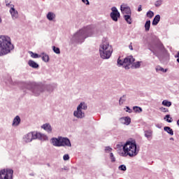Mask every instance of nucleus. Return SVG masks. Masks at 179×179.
<instances>
[{
    "instance_id": "nucleus-32",
    "label": "nucleus",
    "mask_w": 179,
    "mask_h": 179,
    "mask_svg": "<svg viewBox=\"0 0 179 179\" xmlns=\"http://www.w3.org/2000/svg\"><path fill=\"white\" fill-rule=\"evenodd\" d=\"M145 136L148 139L152 138V131H146L145 132Z\"/></svg>"
},
{
    "instance_id": "nucleus-37",
    "label": "nucleus",
    "mask_w": 179,
    "mask_h": 179,
    "mask_svg": "<svg viewBox=\"0 0 179 179\" xmlns=\"http://www.w3.org/2000/svg\"><path fill=\"white\" fill-rule=\"evenodd\" d=\"M160 111H162V113H169V108H164V107H161L159 108Z\"/></svg>"
},
{
    "instance_id": "nucleus-22",
    "label": "nucleus",
    "mask_w": 179,
    "mask_h": 179,
    "mask_svg": "<svg viewBox=\"0 0 179 179\" xmlns=\"http://www.w3.org/2000/svg\"><path fill=\"white\" fill-rule=\"evenodd\" d=\"M160 22V15H157L152 21V25L153 26H157L158 23Z\"/></svg>"
},
{
    "instance_id": "nucleus-13",
    "label": "nucleus",
    "mask_w": 179,
    "mask_h": 179,
    "mask_svg": "<svg viewBox=\"0 0 179 179\" xmlns=\"http://www.w3.org/2000/svg\"><path fill=\"white\" fill-rule=\"evenodd\" d=\"M41 128L42 129H44V131H46L48 134H51L52 132V127H51V124L50 123H45L43 124Z\"/></svg>"
},
{
    "instance_id": "nucleus-33",
    "label": "nucleus",
    "mask_w": 179,
    "mask_h": 179,
    "mask_svg": "<svg viewBox=\"0 0 179 179\" xmlns=\"http://www.w3.org/2000/svg\"><path fill=\"white\" fill-rule=\"evenodd\" d=\"M155 16V13L152 10H149L147 13V17H149L150 19H152Z\"/></svg>"
},
{
    "instance_id": "nucleus-53",
    "label": "nucleus",
    "mask_w": 179,
    "mask_h": 179,
    "mask_svg": "<svg viewBox=\"0 0 179 179\" xmlns=\"http://www.w3.org/2000/svg\"><path fill=\"white\" fill-rule=\"evenodd\" d=\"M9 5H10L9 3H6V6H9Z\"/></svg>"
},
{
    "instance_id": "nucleus-42",
    "label": "nucleus",
    "mask_w": 179,
    "mask_h": 179,
    "mask_svg": "<svg viewBox=\"0 0 179 179\" xmlns=\"http://www.w3.org/2000/svg\"><path fill=\"white\" fill-rule=\"evenodd\" d=\"M162 2H163V1H162V0H158V1H157L156 3H155V6H157V7L160 6V5H162Z\"/></svg>"
},
{
    "instance_id": "nucleus-12",
    "label": "nucleus",
    "mask_w": 179,
    "mask_h": 179,
    "mask_svg": "<svg viewBox=\"0 0 179 179\" xmlns=\"http://www.w3.org/2000/svg\"><path fill=\"white\" fill-rule=\"evenodd\" d=\"M120 10L123 15H131V8L125 4H122Z\"/></svg>"
},
{
    "instance_id": "nucleus-4",
    "label": "nucleus",
    "mask_w": 179,
    "mask_h": 179,
    "mask_svg": "<svg viewBox=\"0 0 179 179\" xmlns=\"http://www.w3.org/2000/svg\"><path fill=\"white\" fill-rule=\"evenodd\" d=\"M51 145L55 148H72V143L68 137L59 136L57 137H52L50 141Z\"/></svg>"
},
{
    "instance_id": "nucleus-23",
    "label": "nucleus",
    "mask_w": 179,
    "mask_h": 179,
    "mask_svg": "<svg viewBox=\"0 0 179 179\" xmlns=\"http://www.w3.org/2000/svg\"><path fill=\"white\" fill-rule=\"evenodd\" d=\"M29 54L31 55V58H41V55H39L38 53L29 51Z\"/></svg>"
},
{
    "instance_id": "nucleus-36",
    "label": "nucleus",
    "mask_w": 179,
    "mask_h": 179,
    "mask_svg": "<svg viewBox=\"0 0 179 179\" xmlns=\"http://www.w3.org/2000/svg\"><path fill=\"white\" fill-rule=\"evenodd\" d=\"M140 66H141V62H139L132 64V66H131L132 68H136V69L139 68Z\"/></svg>"
},
{
    "instance_id": "nucleus-43",
    "label": "nucleus",
    "mask_w": 179,
    "mask_h": 179,
    "mask_svg": "<svg viewBox=\"0 0 179 179\" xmlns=\"http://www.w3.org/2000/svg\"><path fill=\"white\" fill-rule=\"evenodd\" d=\"M112 150H113V148H111L109 146L105 148V152H106V153H108V152H111Z\"/></svg>"
},
{
    "instance_id": "nucleus-18",
    "label": "nucleus",
    "mask_w": 179,
    "mask_h": 179,
    "mask_svg": "<svg viewBox=\"0 0 179 179\" xmlns=\"http://www.w3.org/2000/svg\"><path fill=\"white\" fill-rule=\"evenodd\" d=\"M41 59L43 62H50V55H48L45 52H42L41 53Z\"/></svg>"
},
{
    "instance_id": "nucleus-7",
    "label": "nucleus",
    "mask_w": 179,
    "mask_h": 179,
    "mask_svg": "<svg viewBox=\"0 0 179 179\" xmlns=\"http://www.w3.org/2000/svg\"><path fill=\"white\" fill-rule=\"evenodd\" d=\"M13 173L12 169H3L0 170V179H13Z\"/></svg>"
},
{
    "instance_id": "nucleus-11",
    "label": "nucleus",
    "mask_w": 179,
    "mask_h": 179,
    "mask_svg": "<svg viewBox=\"0 0 179 179\" xmlns=\"http://www.w3.org/2000/svg\"><path fill=\"white\" fill-rule=\"evenodd\" d=\"M73 116L76 117V118L82 120L83 118H85V112L83 110L76 109V110L73 111Z\"/></svg>"
},
{
    "instance_id": "nucleus-16",
    "label": "nucleus",
    "mask_w": 179,
    "mask_h": 179,
    "mask_svg": "<svg viewBox=\"0 0 179 179\" xmlns=\"http://www.w3.org/2000/svg\"><path fill=\"white\" fill-rule=\"evenodd\" d=\"M20 122H22V119H20V116L16 115L13 120L12 126L19 127V125H20Z\"/></svg>"
},
{
    "instance_id": "nucleus-52",
    "label": "nucleus",
    "mask_w": 179,
    "mask_h": 179,
    "mask_svg": "<svg viewBox=\"0 0 179 179\" xmlns=\"http://www.w3.org/2000/svg\"><path fill=\"white\" fill-rule=\"evenodd\" d=\"M177 124L179 126V120L177 121Z\"/></svg>"
},
{
    "instance_id": "nucleus-44",
    "label": "nucleus",
    "mask_w": 179,
    "mask_h": 179,
    "mask_svg": "<svg viewBox=\"0 0 179 179\" xmlns=\"http://www.w3.org/2000/svg\"><path fill=\"white\" fill-rule=\"evenodd\" d=\"M117 64L118 65H122V66H124V61H122V60H121V59H120V58L117 59Z\"/></svg>"
},
{
    "instance_id": "nucleus-41",
    "label": "nucleus",
    "mask_w": 179,
    "mask_h": 179,
    "mask_svg": "<svg viewBox=\"0 0 179 179\" xmlns=\"http://www.w3.org/2000/svg\"><path fill=\"white\" fill-rule=\"evenodd\" d=\"M110 156L111 162L114 163V162H115V157H114V155L113 154V152H110Z\"/></svg>"
},
{
    "instance_id": "nucleus-25",
    "label": "nucleus",
    "mask_w": 179,
    "mask_h": 179,
    "mask_svg": "<svg viewBox=\"0 0 179 179\" xmlns=\"http://www.w3.org/2000/svg\"><path fill=\"white\" fill-rule=\"evenodd\" d=\"M164 129V131H166V132H168L169 135H174V131H173V129L170 128L169 127H165Z\"/></svg>"
},
{
    "instance_id": "nucleus-17",
    "label": "nucleus",
    "mask_w": 179,
    "mask_h": 179,
    "mask_svg": "<svg viewBox=\"0 0 179 179\" xmlns=\"http://www.w3.org/2000/svg\"><path fill=\"white\" fill-rule=\"evenodd\" d=\"M77 110H79L80 111L87 110V104H86L85 101L80 102L77 106Z\"/></svg>"
},
{
    "instance_id": "nucleus-40",
    "label": "nucleus",
    "mask_w": 179,
    "mask_h": 179,
    "mask_svg": "<svg viewBox=\"0 0 179 179\" xmlns=\"http://www.w3.org/2000/svg\"><path fill=\"white\" fill-rule=\"evenodd\" d=\"M64 170L65 171H69V168H68V166H64L63 168H62V169H60V171L61 172H62V171H64Z\"/></svg>"
},
{
    "instance_id": "nucleus-2",
    "label": "nucleus",
    "mask_w": 179,
    "mask_h": 179,
    "mask_svg": "<svg viewBox=\"0 0 179 179\" xmlns=\"http://www.w3.org/2000/svg\"><path fill=\"white\" fill-rule=\"evenodd\" d=\"M15 50V45L12 44V39L6 35L0 36V57L8 55L10 51Z\"/></svg>"
},
{
    "instance_id": "nucleus-20",
    "label": "nucleus",
    "mask_w": 179,
    "mask_h": 179,
    "mask_svg": "<svg viewBox=\"0 0 179 179\" xmlns=\"http://www.w3.org/2000/svg\"><path fill=\"white\" fill-rule=\"evenodd\" d=\"M120 121L124 125H129V124H131V117H121Z\"/></svg>"
},
{
    "instance_id": "nucleus-21",
    "label": "nucleus",
    "mask_w": 179,
    "mask_h": 179,
    "mask_svg": "<svg viewBox=\"0 0 179 179\" xmlns=\"http://www.w3.org/2000/svg\"><path fill=\"white\" fill-rule=\"evenodd\" d=\"M10 13L12 17H15V19H17L18 13L17 10H16V8H15V6L10 8Z\"/></svg>"
},
{
    "instance_id": "nucleus-50",
    "label": "nucleus",
    "mask_w": 179,
    "mask_h": 179,
    "mask_svg": "<svg viewBox=\"0 0 179 179\" xmlns=\"http://www.w3.org/2000/svg\"><path fill=\"white\" fill-rule=\"evenodd\" d=\"M0 23H2V18L0 17Z\"/></svg>"
},
{
    "instance_id": "nucleus-31",
    "label": "nucleus",
    "mask_w": 179,
    "mask_h": 179,
    "mask_svg": "<svg viewBox=\"0 0 179 179\" xmlns=\"http://www.w3.org/2000/svg\"><path fill=\"white\" fill-rule=\"evenodd\" d=\"M133 110H134V113H142V111H143L142 108L138 107V106L133 107Z\"/></svg>"
},
{
    "instance_id": "nucleus-8",
    "label": "nucleus",
    "mask_w": 179,
    "mask_h": 179,
    "mask_svg": "<svg viewBox=\"0 0 179 179\" xmlns=\"http://www.w3.org/2000/svg\"><path fill=\"white\" fill-rule=\"evenodd\" d=\"M32 134L33 141L38 139L39 141H48V136L41 132L38 131H31Z\"/></svg>"
},
{
    "instance_id": "nucleus-10",
    "label": "nucleus",
    "mask_w": 179,
    "mask_h": 179,
    "mask_svg": "<svg viewBox=\"0 0 179 179\" xmlns=\"http://www.w3.org/2000/svg\"><path fill=\"white\" fill-rule=\"evenodd\" d=\"M120 12L115 7L112 8V13H110V17L114 22H118V17H120Z\"/></svg>"
},
{
    "instance_id": "nucleus-45",
    "label": "nucleus",
    "mask_w": 179,
    "mask_h": 179,
    "mask_svg": "<svg viewBox=\"0 0 179 179\" xmlns=\"http://www.w3.org/2000/svg\"><path fill=\"white\" fill-rule=\"evenodd\" d=\"M83 3H85V5H90V1L89 0H81Z\"/></svg>"
},
{
    "instance_id": "nucleus-39",
    "label": "nucleus",
    "mask_w": 179,
    "mask_h": 179,
    "mask_svg": "<svg viewBox=\"0 0 179 179\" xmlns=\"http://www.w3.org/2000/svg\"><path fill=\"white\" fill-rule=\"evenodd\" d=\"M119 170H121L122 171H125L127 170V166H125V165H120L119 166Z\"/></svg>"
},
{
    "instance_id": "nucleus-47",
    "label": "nucleus",
    "mask_w": 179,
    "mask_h": 179,
    "mask_svg": "<svg viewBox=\"0 0 179 179\" xmlns=\"http://www.w3.org/2000/svg\"><path fill=\"white\" fill-rule=\"evenodd\" d=\"M129 50H131V51L134 50V48L132 47V43H131L130 45H129Z\"/></svg>"
},
{
    "instance_id": "nucleus-46",
    "label": "nucleus",
    "mask_w": 179,
    "mask_h": 179,
    "mask_svg": "<svg viewBox=\"0 0 179 179\" xmlns=\"http://www.w3.org/2000/svg\"><path fill=\"white\" fill-rule=\"evenodd\" d=\"M127 108V113H132V109L129 108V107L127 106L126 107Z\"/></svg>"
},
{
    "instance_id": "nucleus-51",
    "label": "nucleus",
    "mask_w": 179,
    "mask_h": 179,
    "mask_svg": "<svg viewBox=\"0 0 179 179\" xmlns=\"http://www.w3.org/2000/svg\"><path fill=\"white\" fill-rule=\"evenodd\" d=\"M177 57H178V58H179V52L177 54Z\"/></svg>"
},
{
    "instance_id": "nucleus-1",
    "label": "nucleus",
    "mask_w": 179,
    "mask_h": 179,
    "mask_svg": "<svg viewBox=\"0 0 179 179\" xmlns=\"http://www.w3.org/2000/svg\"><path fill=\"white\" fill-rule=\"evenodd\" d=\"M57 85L55 84H44L41 82H21L20 83V89L22 90L24 95L27 94L29 92H31L36 97H38L41 93L47 92L48 93H52Z\"/></svg>"
},
{
    "instance_id": "nucleus-19",
    "label": "nucleus",
    "mask_w": 179,
    "mask_h": 179,
    "mask_svg": "<svg viewBox=\"0 0 179 179\" xmlns=\"http://www.w3.org/2000/svg\"><path fill=\"white\" fill-rule=\"evenodd\" d=\"M46 18L48 19V20H49L50 22H52L55 20V13L49 11L47 15H46Z\"/></svg>"
},
{
    "instance_id": "nucleus-24",
    "label": "nucleus",
    "mask_w": 179,
    "mask_h": 179,
    "mask_svg": "<svg viewBox=\"0 0 179 179\" xmlns=\"http://www.w3.org/2000/svg\"><path fill=\"white\" fill-rule=\"evenodd\" d=\"M52 49L53 52H55V54H57V55L61 54V49H59V48H58L55 45H53V46H52Z\"/></svg>"
},
{
    "instance_id": "nucleus-27",
    "label": "nucleus",
    "mask_w": 179,
    "mask_h": 179,
    "mask_svg": "<svg viewBox=\"0 0 179 179\" xmlns=\"http://www.w3.org/2000/svg\"><path fill=\"white\" fill-rule=\"evenodd\" d=\"M6 85H9V86H15V83L12 80V78H9L6 82Z\"/></svg>"
},
{
    "instance_id": "nucleus-30",
    "label": "nucleus",
    "mask_w": 179,
    "mask_h": 179,
    "mask_svg": "<svg viewBox=\"0 0 179 179\" xmlns=\"http://www.w3.org/2000/svg\"><path fill=\"white\" fill-rule=\"evenodd\" d=\"M145 28L146 31H149L150 29V20H148L145 24Z\"/></svg>"
},
{
    "instance_id": "nucleus-38",
    "label": "nucleus",
    "mask_w": 179,
    "mask_h": 179,
    "mask_svg": "<svg viewBox=\"0 0 179 179\" xmlns=\"http://www.w3.org/2000/svg\"><path fill=\"white\" fill-rule=\"evenodd\" d=\"M124 101H125V96H123L120 99L119 103L121 106V104H124Z\"/></svg>"
},
{
    "instance_id": "nucleus-9",
    "label": "nucleus",
    "mask_w": 179,
    "mask_h": 179,
    "mask_svg": "<svg viewBox=\"0 0 179 179\" xmlns=\"http://www.w3.org/2000/svg\"><path fill=\"white\" fill-rule=\"evenodd\" d=\"M135 62V58L132 56H127L124 59L123 66L125 69H129L131 65Z\"/></svg>"
},
{
    "instance_id": "nucleus-5",
    "label": "nucleus",
    "mask_w": 179,
    "mask_h": 179,
    "mask_svg": "<svg viewBox=\"0 0 179 179\" xmlns=\"http://www.w3.org/2000/svg\"><path fill=\"white\" fill-rule=\"evenodd\" d=\"M99 54L102 59H108L113 54V46L110 45L108 41L103 40L99 46Z\"/></svg>"
},
{
    "instance_id": "nucleus-29",
    "label": "nucleus",
    "mask_w": 179,
    "mask_h": 179,
    "mask_svg": "<svg viewBox=\"0 0 179 179\" xmlns=\"http://www.w3.org/2000/svg\"><path fill=\"white\" fill-rule=\"evenodd\" d=\"M162 106H165V107H171V101H169L167 100H164L162 101Z\"/></svg>"
},
{
    "instance_id": "nucleus-14",
    "label": "nucleus",
    "mask_w": 179,
    "mask_h": 179,
    "mask_svg": "<svg viewBox=\"0 0 179 179\" xmlns=\"http://www.w3.org/2000/svg\"><path fill=\"white\" fill-rule=\"evenodd\" d=\"M28 65L31 68H33V69H38L40 68V64L32 59L28 61Z\"/></svg>"
},
{
    "instance_id": "nucleus-15",
    "label": "nucleus",
    "mask_w": 179,
    "mask_h": 179,
    "mask_svg": "<svg viewBox=\"0 0 179 179\" xmlns=\"http://www.w3.org/2000/svg\"><path fill=\"white\" fill-rule=\"evenodd\" d=\"M32 138H33V134L31 131V132H29L27 134L24 136V137H23L24 142L25 143H29V142H31L33 141Z\"/></svg>"
},
{
    "instance_id": "nucleus-3",
    "label": "nucleus",
    "mask_w": 179,
    "mask_h": 179,
    "mask_svg": "<svg viewBox=\"0 0 179 179\" xmlns=\"http://www.w3.org/2000/svg\"><path fill=\"white\" fill-rule=\"evenodd\" d=\"M87 37H90V25H87L77 31L73 34L71 41L73 44H82Z\"/></svg>"
},
{
    "instance_id": "nucleus-56",
    "label": "nucleus",
    "mask_w": 179,
    "mask_h": 179,
    "mask_svg": "<svg viewBox=\"0 0 179 179\" xmlns=\"http://www.w3.org/2000/svg\"><path fill=\"white\" fill-rule=\"evenodd\" d=\"M117 148H118V146H120V145H117Z\"/></svg>"
},
{
    "instance_id": "nucleus-28",
    "label": "nucleus",
    "mask_w": 179,
    "mask_h": 179,
    "mask_svg": "<svg viewBox=\"0 0 179 179\" xmlns=\"http://www.w3.org/2000/svg\"><path fill=\"white\" fill-rule=\"evenodd\" d=\"M156 71L157 72H159V71H160L161 72H163L164 73H166V72H167V69H164L163 67L158 66L156 68Z\"/></svg>"
},
{
    "instance_id": "nucleus-35",
    "label": "nucleus",
    "mask_w": 179,
    "mask_h": 179,
    "mask_svg": "<svg viewBox=\"0 0 179 179\" xmlns=\"http://www.w3.org/2000/svg\"><path fill=\"white\" fill-rule=\"evenodd\" d=\"M71 159V157H69V154H65L64 156H63V160L64 162H68V160H69Z\"/></svg>"
},
{
    "instance_id": "nucleus-26",
    "label": "nucleus",
    "mask_w": 179,
    "mask_h": 179,
    "mask_svg": "<svg viewBox=\"0 0 179 179\" xmlns=\"http://www.w3.org/2000/svg\"><path fill=\"white\" fill-rule=\"evenodd\" d=\"M124 20H126V22L129 24H132V19H131V15H125L124 16Z\"/></svg>"
},
{
    "instance_id": "nucleus-55",
    "label": "nucleus",
    "mask_w": 179,
    "mask_h": 179,
    "mask_svg": "<svg viewBox=\"0 0 179 179\" xmlns=\"http://www.w3.org/2000/svg\"><path fill=\"white\" fill-rule=\"evenodd\" d=\"M48 166L50 167V164H48Z\"/></svg>"
},
{
    "instance_id": "nucleus-49",
    "label": "nucleus",
    "mask_w": 179,
    "mask_h": 179,
    "mask_svg": "<svg viewBox=\"0 0 179 179\" xmlns=\"http://www.w3.org/2000/svg\"><path fill=\"white\" fill-rule=\"evenodd\" d=\"M29 176H34V173H29Z\"/></svg>"
},
{
    "instance_id": "nucleus-34",
    "label": "nucleus",
    "mask_w": 179,
    "mask_h": 179,
    "mask_svg": "<svg viewBox=\"0 0 179 179\" xmlns=\"http://www.w3.org/2000/svg\"><path fill=\"white\" fill-rule=\"evenodd\" d=\"M166 118L167 119L166 120ZM164 120H166V122H173V118L170 117V115H166Z\"/></svg>"
},
{
    "instance_id": "nucleus-48",
    "label": "nucleus",
    "mask_w": 179,
    "mask_h": 179,
    "mask_svg": "<svg viewBox=\"0 0 179 179\" xmlns=\"http://www.w3.org/2000/svg\"><path fill=\"white\" fill-rule=\"evenodd\" d=\"M138 12H141L142 10V6L141 5L139 6V7L138 8Z\"/></svg>"
},
{
    "instance_id": "nucleus-6",
    "label": "nucleus",
    "mask_w": 179,
    "mask_h": 179,
    "mask_svg": "<svg viewBox=\"0 0 179 179\" xmlns=\"http://www.w3.org/2000/svg\"><path fill=\"white\" fill-rule=\"evenodd\" d=\"M123 150L125 155H127L130 157H134L138 155V151L136 150V144L131 141L127 142L123 146Z\"/></svg>"
},
{
    "instance_id": "nucleus-54",
    "label": "nucleus",
    "mask_w": 179,
    "mask_h": 179,
    "mask_svg": "<svg viewBox=\"0 0 179 179\" xmlns=\"http://www.w3.org/2000/svg\"><path fill=\"white\" fill-rule=\"evenodd\" d=\"M177 62L179 63V57L177 59Z\"/></svg>"
}]
</instances>
